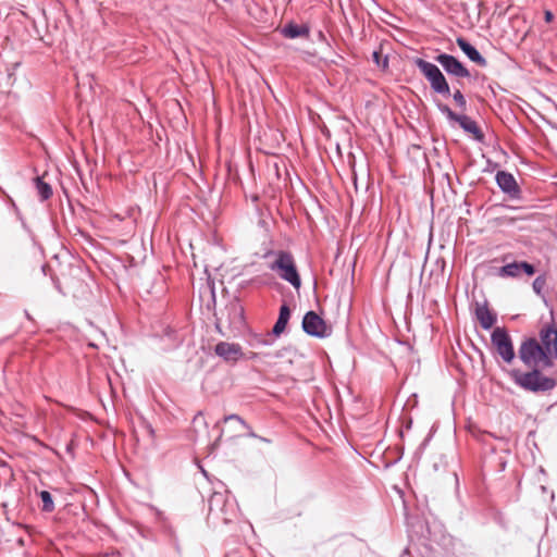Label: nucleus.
<instances>
[{
    "instance_id": "1",
    "label": "nucleus",
    "mask_w": 557,
    "mask_h": 557,
    "mask_svg": "<svg viewBox=\"0 0 557 557\" xmlns=\"http://www.w3.org/2000/svg\"><path fill=\"white\" fill-rule=\"evenodd\" d=\"M530 371L522 372L513 369L509 372L513 382L524 391L532 393H546L554 389L557 381L542 372L543 368H530Z\"/></svg>"
},
{
    "instance_id": "2",
    "label": "nucleus",
    "mask_w": 557,
    "mask_h": 557,
    "mask_svg": "<svg viewBox=\"0 0 557 557\" xmlns=\"http://www.w3.org/2000/svg\"><path fill=\"white\" fill-rule=\"evenodd\" d=\"M518 356L528 368H550L554 358L547 355L535 337L524 339L518 350Z\"/></svg>"
},
{
    "instance_id": "3",
    "label": "nucleus",
    "mask_w": 557,
    "mask_h": 557,
    "mask_svg": "<svg viewBox=\"0 0 557 557\" xmlns=\"http://www.w3.org/2000/svg\"><path fill=\"white\" fill-rule=\"evenodd\" d=\"M275 256L276 258L271 263L270 269L275 271L282 280L288 282L294 288L299 289L301 280L292 253L280 250Z\"/></svg>"
},
{
    "instance_id": "4",
    "label": "nucleus",
    "mask_w": 557,
    "mask_h": 557,
    "mask_svg": "<svg viewBox=\"0 0 557 557\" xmlns=\"http://www.w3.org/2000/svg\"><path fill=\"white\" fill-rule=\"evenodd\" d=\"M416 65L429 81L431 88L435 92L444 96L450 95L449 85L441 70L435 64L428 62L423 59H417Z\"/></svg>"
},
{
    "instance_id": "5",
    "label": "nucleus",
    "mask_w": 557,
    "mask_h": 557,
    "mask_svg": "<svg viewBox=\"0 0 557 557\" xmlns=\"http://www.w3.org/2000/svg\"><path fill=\"white\" fill-rule=\"evenodd\" d=\"M224 321L226 322L228 327H239L244 323V307L238 299L231 300L220 312V315H216L215 326L220 333L223 334L221 326Z\"/></svg>"
},
{
    "instance_id": "6",
    "label": "nucleus",
    "mask_w": 557,
    "mask_h": 557,
    "mask_svg": "<svg viewBox=\"0 0 557 557\" xmlns=\"http://www.w3.org/2000/svg\"><path fill=\"white\" fill-rule=\"evenodd\" d=\"M438 109L442 113L446 114V116L454 122H457L460 127L471 134L474 139L482 143L484 140V134L478 126V124L469 116L463 114H457L455 113L446 104H438Z\"/></svg>"
},
{
    "instance_id": "7",
    "label": "nucleus",
    "mask_w": 557,
    "mask_h": 557,
    "mask_svg": "<svg viewBox=\"0 0 557 557\" xmlns=\"http://www.w3.org/2000/svg\"><path fill=\"white\" fill-rule=\"evenodd\" d=\"M491 339L503 360L511 363L515 358V350L507 331L503 327H496L491 335Z\"/></svg>"
},
{
    "instance_id": "8",
    "label": "nucleus",
    "mask_w": 557,
    "mask_h": 557,
    "mask_svg": "<svg viewBox=\"0 0 557 557\" xmlns=\"http://www.w3.org/2000/svg\"><path fill=\"white\" fill-rule=\"evenodd\" d=\"M304 331L315 337H327L332 333V327L314 311H309L302 319Z\"/></svg>"
},
{
    "instance_id": "9",
    "label": "nucleus",
    "mask_w": 557,
    "mask_h": 557,
    "mask_svg": "<svg viewBox=\"0 0 557 557\" xmlns=\"http://www.w3.org/2000/svg\"><path fill=\"white\" fill-rule=\"evenodd\" d=\"M539 342L548 356L557 358V327L554 324H545L539 333Z\"/></svg>"
},
{
    "instance_id": "10",
    "label": "nucleus",
    "mask_w": 557,
    "mask_h": 557,
    "mask_svg": "<svg viewBox=\"0 0 557 557\" xmlns=\"http://www.w3.org/2000/svg\"><path fill=\"white\" fill-rule=\"evenodd\" d=\"M435 60L444 67V70L456 77H469L470 72L455 57L446 53L438 54Z\"/></svg>"
},
{
    "instance_id": "11",
    "label": "nucleus",
    "mask_w": 557,
    "mask_h": 557,
    "mask_svg": "<svg viewBox=\"0 0 557 557\" xmlns=\"http://www.w3.org/2000/svg\"><path fill=\"white\" fill-rule=\"evenodd\" d=\"M214 352L226 362H236L244 356L239 344L227 342L218 343Z\"/></svg>"
},
{
    "instance_id": "12",
    "label": "nucleus",
    "mask_w": 557,
    "mask_h": 557,
    "mask_svg": "<svg viewBox=\"0 0 557 557\" xmlns=\"http://www.w3.org/2000/svg\"><path fill=\"white\" fill-rule=\"evenodd\" d=\"M475 317L484 330H490L496 322V313L488 308L486 301L475 304Z\"/></svg>"
},
{
    "instance_id": "13",
    "label": "nucleus",
    "mask_w": 557,
    "mask_h": 557,
    "mask_svg": "<svg viewBox=\"0 0 557 557\" xmlns=\"http://www.w3.org/2000/svg\"><path fill=\"white\" fill-rule=\"evenodd\" d=\"M496 181L503 191L507 194H516L519 191L515 177L505 171H499L496 174Z\"/></svg>"
},
{
    "instance_id": "14",
    "label": "nucleus",
    "mask_w": 557,
    "mask_h": 557,
    "mask_svg": "<svg viewBox=\"0 0 557 557\" xmlns=\"http://www.w3.org/2000/svg\"><path fill=\"white\" fill-rule=\"evenodd\" d=\"M458 47L468 55V58L475 62L480 66L486 65V60L480 54V52L470 45L466 39L459 37L457 38Z\"/></svg>"
},
{
    "instance_id": "15",
    "label": "nucleus",
    "mask_w": 557,
    "mask_h": 557,
    "mask_svg": "<svg viewBox=\"0 0 557 557\" xmlns=\"http://www.w3.org/2000/svg\"><path fill=\"white\" fill-rule=\"evenodd\" d=\"M289 318L290 309L286 304H284L280 308L278 319L272 329V334L275 336H280L285 331Z\"/></svg>"
},
{
    "instance_id": "16",
    "label": "nucleus",
    "mask_w": 557,
    "mask_h": 557,
    "mask_svg": "<svg viewBox=\"0 0 557 557\" xmlns=\"http://www.w3.org/2000/svg\"><path fill=\"white\" fill-rule=\"evenodd\" d=\"M282 34L287 38L308 37L309 28L305 25L289 23L282 28Z\"/></svg>"
},
{
    "instance_id": "17",
    "label": "nucleus",
    "mask_w": 557,
    "mask_h": 557,
    "mask_svg": "<svg viewBox=\"0 0 557 557\" xmlns=\"http://www.w3.org/2000/svg\"><path fill=\"white\" fill-rule=\"evenodd\" d=\"M522 268H520V262H512L506 264L499 269L500 276H511L517 277L521 274Z\"/></svg>"
},
{
    "instance_id": "18",
    "label": "nucleus",
    "mask_w": 557,
    "mask_h": 557,
    "mask_svg": "<svg viewBox=\"0 0 557 557\" xmlns=\"http://www.w3.org/2000/svg\"><path fill=\"white\" fill-rule=\"evenodd\" d=\"M36 189L41 197V200H47L52 196L51 186L42 181V177L35 178Z\"/></svg>"
},
{
    "instance_id": "19",
    "label": "nucleus",
    "mask_w": 557,
    "mask_h": 557,
    "mask_svg": "<svg viewBox=\"0 0 557 557\" xmlns=\"http://www.w3.org/2000/svg\"><path fill=\"white\" fill-rule=\"evenodd\" d=\"M40 498L42 500V510L46 512H51L54 509L51 494L48 491H41Z\"/></svg>"
},
{
    "instance_id": "20",
    "label": "nucleus",
    "mask_w": 557,
    "mask_h": 557,
    "mask_svg": "<svg viewBox=\"0 0 557 557\" xmlns=\"http://www.w3.org/2000/svg\"><path fill=\"white\" fill-rule=\"evenodd\" d=\"M231 420H235L237 421L238 423H240L243 426H245L247 429V435L248 436H251V437H257V435L255 434V432L251 430L250 426H248L245 421L237 414H230L227 417L224 418V422H227V421H231Z\"/></svg>"
},
{
    "instance_id": "21",
    "label": "nucleus",
    "mask_w": 557,
    "mask_h": 557,
    "mask_svg": "<svg viewBox=\"0 0 557 557\" xmlns=\"http://www.w3.org/2000/svg\"><path fill=\"white\" fill-rule=\"evenodd\" d=\"M454 100L457 103L458 107H460L462 110L466 109L467 101L460 89H456L453 94Z\"/></svg>"
},
{
    "instance_id": "22",
    "label": "nucleus",
    "mask_w": 557,
    "mask_h": 557,
    "mask_svg": "<svg viewBox=\"0 0 557 557\" xmlns=\"http://www.w3.org/2000/svg\"><path fill=\"white\" fill-rule=\"evenodd\" d=\"M373 60L377 65L383 66V67H386L388 64L387 58L386 57L383 58L382 53L380 51L373 52Z\"/></svg>"
},
{
    "instance_id": "23",
    "label": "nucleus",
    "mask_w": 557,
    "mask_h": 557,
    "mask_svg": "<svg viewBox=\"0 0 557 557\" xmlns=\"http://www.w3.org/2000/svg\"><path fill=\"white\" fill-rule=\"evenodd\" d=\"M520 268H522V272H524L529 276H531L535 273L534 267L531 263H528L525 261L520 262Z\"/></svg>"
},
{
    "instance_id": "24",
    "label": "nucleus",
    "mask_w": 557,
    "mask_h": 557,
    "mask_svg": "<svg viewBox=\"0 0 557 557\" xmlns=\"http://www.w3.org/2000/svg\"><path fill=\"white\" fill-rule=\"evenodd\" d=\"M545 285V280L541 276L536 277L533 282V289L540 294Z\"/></svg>"
},
{
    "instance_id": "25",
    "label": "nucleus",
    "mask_w": 557,
    "mask_h": 557,
    "mask_svg": "<svg viewBox=\"0 0 557 557\" xmlns=\"http://www.w3.org/2000/svg\"><path fill=\"white\" fill-rule=\"evenodd\" d=\"M256 344L270 345L271 341L269 338L257 337L256 338Z\"/></svg>"
},
{
    "instance_id": "26",
    "label": "nucleus",
    "mask_w": 557,
    "mask_h": 557,
    "mask_svg": "<svg viewBox=\"0 0 557 557\" xmlns=\"http://www.w3.org/2000/svg\"><path fill=\"white\" fill-rule=\"evenodd\" d=\"M553 18H554L553 13H552L550 11H546V12H545V21H546L547 23H550V22L553 21Z\"/></svg>"
},
{
    "instance_id": "27",
    "label": "nucleus",
    "mask_w": 557,
    "mask_h": 557,
    "mask_svg": "<svg viewBox=\"0 0 557 557\" xmlns=\"http://www.w3.org/2000/svg\"><path fill=\"white\" fill-rule=\"evenodd\" d=\"M147 431L149 432V434H153V430L150 426H147Z\"/></svg>"
},
{
    "instance_id": "28",
    "label": "nucleus",
    "mask_w": 557,
    "mask_h": 557,
    "mask_svg": "<svg viewBox=\"0 0 557 557\" xmlns=\"http://www.w3.org/2000/svg\"><path fill=\"white\" fill-rule=\"evenodd\" d=\"M256 357H258V354H257V352H252V354H251V356H250V358H251V359H253V358H256Z\"/></svg>"
}]
</instances>
